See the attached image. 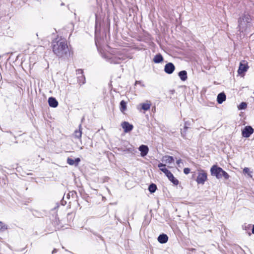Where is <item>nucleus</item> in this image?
I'll return each mask as SVG.
<instances>
[{"label":"nucleus","instance_id":"nucleus-24","mask_svg":"<svg viewBox=\"0 0 254 254\" xmlns=\"http://www.w3.org/2000/svg\"><path fill=\"white\" fill-rule=\"evenodd\" d=\"M74 136L75 137L79 138H80L81 137L82 132L80 130H76L74 132Z\"/></svg>","mask_w":254,"mask_h":254},{"label":"nucleus","instance_id":"nucleus-16","mask_svg":"<svg viewBox=\"0 0 254 254\" xmlns=\"http://www.w3.org/2000/svg\"><path fill=\"white\" fill-rule=\"evenodd\" d=\"M226 95L224 93L219 94L217 97V101L219 104H222L226 100Z\"/></svg>","mask_w":254,"mask_h":254},{"label":"nucleus","instance_id":"nucleus-2","mask_svg":"<svg viewBox=\"0 0 254 254\" xmlns=\"http://www.w3.org/2000/svg\"><path fill=\"white\" fill-rule=\"evenodd\" d=\"M210 173L212 176L215 177L217 179H220L224 178L225 180L229 178V174L221 168L213 165L210 169Z\"/></svg>","mask_w":254,"mask_h":254},{"label":"nucleus","instance_id":"nucleus-13","mask_svg":"<svg viewBox=\"0 0 254 254\" xmlns=\"http://www.w3.org/2000/svg\"><path fill=\"white\" fill-rule=\"evenodd\" d=\"M168 240V237L166 234H161L158 237V241L161 244L167 243Z\"/></svg>","mask_w":254,"mask_h":254},{"label":"nucleus","instance_id":"nucleus-20","mask_svg":"<svg viewBox=\"0 0 254 254\" xmlns=\"http://www.w3.org/2000/svg\"><path fill=\"white\" fill-rule=\"evenodd\" d=\"M157 189V187L155 184H151L149 186L148 190L151 193L154 192Z\"/></svg>","mask_w":254,"mask_h":254},{"label":"nucleus","instance_id":"nucleus-22","mask_svg":"<svg viewBox=\"0 0 254 254\" xmlns=\"http://www.w3.org/2000/svg\"><path fill=\"white\" fill-rule=\"evenodd\" d=\"M247 104L245 102L241 103L238 106V108L239 110L245 109L247 108Z\"/></svg>","mask_w":254,"mask_h":254},{"label":"nucleus","instance_id":"nucleus-19","mask_svg":"<svg viewBox=\"0 0 254 254\" xmlns=\"http://www.w3.org/2000/svg\"><path fill=\"white\" fill-rule=\"evenodd\" d=\"M127 109V103L124 101H122L120 103V110L122 113H124Z\"/></svg>","mask_w":254,"mask_h":254},{"label":"nucleus","instance_id":"nucleus-6","mask_svg":"<svg viewBox=\"0 0 254 254\" xmlns=\"http://www.w3.org/2000/svg\"><path fill=\"white\" fill-rule=\"evenodd\" d=\"M151 106V103L150 101H147L144 103H141L137 106V109L139 111L141 110L147 111L148 110Z\"/></svg>","mask_w":254,"mask_h":254},{"label":"nucleus","instance_id":"nucleus-23","mask_svg":"<svg viewBox=\"0 0 254 254\" xmlns=\"http://www.w3.org/2000/svg\"><path fill=\"white\" fill-rule=\"evenodd\" d=\"M243 172H244V173L247 174L249 177H252V172L250 171L249 168H248L247 167H245L243 169Z\"/></svg>","mask_w":254,"mask_h":254},{"label":"nucleus","instance_id":"nucleus-15","mask_svg":"<svg viewBox=\"0 0 254 254\" xmlns=\"http://www.w3.org/2000/svg\"><path fill=\"white\" fill-rule=\"evenodd\" d=\"M80 159L79 158H77L75 159H72L70 158H68L67 159V162L70 165H77L80 162Z\"/></svg>","mask_w":254,"mask_h":254},{"label":"nucleus","instance_id":"nucleus-3","mask_svg":"<svg viewBox=\"0 0 254 254\" xmlns=\"http://www.w3.org/2000/svg\"><path fill=\"white\" fill-rule=\"evenodd\" d=\"M207 180V172L202 169H198L195 181L198 185H204Z\"/></svg>","mask_w":254,"mask_h":254},{"label":"nucleus","instance_id":"nucleus-5","mask_svg":"<svg viewBox=\"0 0 254 254\" xmlns=\"http://www.w3.org/2000/svg\"><path fill=\"white\" fill-rule=\"evenodd\" d=\"M249 68L248 63L246 61H242L240 63L238 73L239 74H244Z\"/></svg>","mask_w":254,"mask_h":254},{"label":"nucleus","instance_id":"nucleus-26","mask_svg":"<svg viewBox=\"0 0 254 254\" xmlns=\"http://www.w3.org/2000/svg\"><path fill=\"white\" fill-rule=\"evenodd\" d=\"M252 233L253 234H254V226H253V229H252Z\"/></svg>","mask_w":254,"mask_h":254},{"label":"nucleus","instance_id":"nucleus-25","mask_svg":"<svg viewBox=\"0 0 254 254\" xmlns=\"http://www.w3.org/2000/svg\"><path fill=\"white\" fill-rule=\"evenodd\" d=\"M190 169L189 168H184V173L185 174H188L190 173Z\"/></svg>","mask_w":254,"mask_h":254},{"label":"nucleus","instance_id":"nucleus-18","mask_svg":"<svg viewBox=\"0 0 254 254\" xmlns=\"http://www.w3.org/2000/svg\"><path fill=\"white\" fill-rule=\"evenodd\" d=\"M153 60L155 63L158 64L163 61V58L161 54H159L154 56Z\"/></svg>","mask_w":254,"mask_h":254},{"label":"nucleus","instance_id":"nucleus-10","mask_svg":"<svg viewBox=\"0 0 254 254\" xmlns=\"http://www.w3.org/2000/svg\"><path fill=\"white\" fill-rule=\"evenodd\" d=\"M158 168L160 170L165 174L166 176L167 177L172 173L166 167L165 165H163V163H159L158 165Z\"/></svg>","mask_w":254,"mask_h":254},{"label":"nucleus","instance_id":"nucleus-11","mask_svg":"<svg viewBox=\"0 0 254 254\" xmlns=\"http://www.w3.org/2000/svg\"><path fill=\"white\" fill-rule=\"evenodd\" d=\"M121 126L124 129V131L126 132L130 131L133 128L132 125L129 124L128 122H127L122 123Z\"/></svg>","mask_w":254,"mask_h":254},{"label":"nucleus","instance_id":"nucleus-12","mask_svg":"<svg viewBox=\"0 0 254 254\" xmlns=\"http://www.w3.org/2000/svg\"><path fill=\"white\" fill-rule=\"evenodd\" d=\"M167 178L174 185L177 186L179 185V180L174 176L172 173L168 175Z\"/></svg>","mask_w":254,"mask_h":254},{"label":"nucleus","instance_id":"nucleus-7","mask_svg":"<svg viewBox=\"0 0 254 254\" xmlns=\"http://www.w3.org/2000/svg\"><path fill=\"white\" fill-rule=\"evenodd\" d=\"M162 161L163 165H165V166H168L170 167L169 166L174 163V159L171 156H165L162 158Z\"/></svg>","mask_w":254,"mask_h":254},{"label":"nucleus","instance_id":"nucleus-21","mask_svg":"<svg viewBox=\"0 0 254 254\" xmlns=\"http://www.w3.org/2000/svg\"><path fill=\"white\" fill-rule=\"evenodd\" d=\"M7 229V225L2 222L0 221V231H4Z\"/></svg>","mask_w":254,"mask_h":254},{"label":"nucleus","instance_id":"nucleus-17","mask_svg":"<svg viewBox=\"0 0 254 254\" xmlns=\"http://www.w3.org/2000/svg\"><path fill=\"white\" fill-rule=\"evenodd\" d=\"M179 76L182 81H186L187 79V73L185 70H182L179 72Z\"/></svg>","mask_w":254,"mask_h":254},{"label":"nucleus","instance_id":"nucleus-1","mask_svg":"<svg viewBox=\"0 0 254 254\" xmlns=\"http://www.w3.org/2000/svg\"><path fill=\"white\" fill-rule=\"evenodd\" d=\"M53 51L58 57H67L70 55V49L64 39H56L53 42Z\"/></svg>","mask_w":254,"mask_h":254},{"label":"nucleus","instance_id":"nucleus-14","mask_svg":"<svg viewBox=\"0 0 254 254\" xmlns=\"http://www.w3.org/2000/svg\"><path fill=\"white\" fill-rule=\"evenodd\" d=\"M48 103L49 106L53 108H56L58 105V102L55 98L53 97H50L48 99Z\"/></svg>","mask_w":254,"mask_h":254},{"label":"nucleus","instance_id":"nucleus-9","mask_svg":"<svg viewBox=\"0 0 254 254\" xmlns=\"http://www.w3.org/2000/svg\"><path fill=\"white\" fill-rule=\"evenodd\" d=\"M139 151L140 152V156L142 157L145 156L149 152V148L145 145H141L138 148Z\"/></svg>","mask_w":254,"mask_h":254},{"label":"nucleus","instance_id":"nucleus-8","mask_svg":"<svg viewBox=\"0 0 254 254\" xmlns=\"http://www.w3.org/2000/svg\"><path fill=\"white\" fill-rule=\"evenodd\" d=\"M175 68L174 65L171 63H169L165 65L164 71L168 74H171L174 71Z\"/></svg>","mask_w":254,"mask_h":254},{"label":"nucleus","instance_id":"nucleus-4","mask_svg":"<svg viewBox=\"0 0 254 254\" xmlns=\"http://www.w3.org/2000/svg\"><path fill=\"white\" fill-rule=\"evenodd\" d=\"M254 130L251 126H246L242 131V136L244 137L248 138L254 133Z\"/></svg>","mask_w":254,"mask_h":254}]
</instances>
